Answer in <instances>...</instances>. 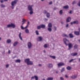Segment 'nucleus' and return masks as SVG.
I'll use <instances>...</instances> for the list:
<instances>
[{"instance_id":"obj_3","label":"nucleus","mask_w":80,"mask_h":80,"mask_svg":"<svg viewBox=\"0 0 80 80\" xmlns=\"http://www.w3.org/2000/svg\"><path fill=\"white\" fill-rule=\"evenodd\" d=\"M16 26L15 24L11 23V24H9L7 26V28H10V27H12L13 28H15Z\"/></svg>"},{"instance_id":"obj_30","label":"nucleus","mask_w":80,"mask_h":80,"mask_svg":"<svg viewBox=\"0 0 80 80\" xmlns=\"http://www.w3.org/2000/svg\"><path fill=\"white\" fill-rule=\"evenodd\" d=\"M7 42L8 43H10L11 42V40L10 39H8L7 40Z\"/></svg>"},{"instance_id":"obj_63","label":"nucleus","mask_w":80,"mask_h":80,"mask_svg":"<svg viewBox=\"0 0 80 80\" xmlns=\"http://www.w3.org/2000/svg\"><path fill=\"white\" fill-rule=\"evenodd\" d=\"M29 22H28V24H27V25H28V24H29Z\"/></svg>"},{"instance_id":"obj_19","label":"nucleus","mask_w":80,"mask_h":80,"mask_svg":"<svg viewBox=\"0 0 80 80\" xmlns=\"http://www.w3.org/2000/svg\"><path fill=\"white\" fill-rule=\"evenodd\" d=\"M62 36L63 37H66L67 38L68 37V36L65 34H63Z\"/></svg>"},{"instance_id":"obj_4","label":"nucleus","mask_w":80,"mask_h":80,"mask_svg":"<svg viewBox=\"0 0 80 80\" xmlns=\"http://www.w3.org/2000/svg\"><path fill=\"white\" fill-rule=\"evenodd\" d=\"M64 65H65V64H64L63 62H61L58 64V68L60 67H62V66H63Z\"/></svg>"},{"instance_id":"obj_2","label":"nucleus","mask_w":80,"mask_h":80,"mask_svg":"<svg viewBox=\"0 0 80 80\" xmlns=\"http://www.w3.org/2000/svg\"><path fill=\"white\" fill-rule=\"evenodd\" d=\"M46 26H45V25L44 24H41L39 26H38L37 27V29H38V30H40V29H41V28H45Z\"/></svg>"},{"instance_id":"obj_56","label":"nucleus","mask_w":80,"mask_h":80,"mask_svg":"<svg viewBox=\"0 0 80 80\" xmlns=\"http://www.w3.org/2000/svg\"><path fill=\"white\" fill-rule=\"evenodd\" d=\"M8 52L9 53H10V50L8 51Z\"/></svg>"},{"instance_id":"obj_40","label":"nucleus","mask_w":80,"mask_h":80,"mask_svg":"<svg viewBox=\"0 0 80 80\" xmlns=\"http://www.w3.org/2000/svg\"><path fill=\"white\" fill-rule=\"evenodd\" d=\"M34 78L36 79V80H38V77L36 76H34Z\"/></svg>"},{"instance_id":"obj_16","label":"nucleus","mask_w":80,"mask_h":80,"mask_svg":"<svg viewBox=\"0 0 80 80\" xmlns=\"http://www.w3.org/2000/svg\"><path fill=\"white\" fill-rule=\"evenodd\" d=\"M27 65H33V62L31 61H29L28 62Z\"/></svg>"},{"instance_id":"obj_23","label":"nucleus","mask_w":80,"mask_h":80,"mask_svg":"<svg viewBox=\"0 0 80 80\" xmlns=\"http://www.w3.org/2000/svg\"><path fill=\"white\" fill-rule=\"evenodd\" d=\"M48 46H49V45H48V44H45L44 45V47L45 48H47L48 47Z\"/></svg>"},{"instance_id":"obj_28","label":"nucleus","mask_w":80,"mask_h":80,"mask_svg":"<svg viewBox=\"0 0 80 80\" xmlns=\"http://www.w3.org/2000/svg\"><path fill=\"white\" fill-rule=\"evenodd\" d=\"M25 32L26 33H29V30L28 29H26L25 30Z\"/></svg>"},{"instance_id":"obj_62","label":"nucleus","mask_w":80,"mask_h":80,"mask_svg":"<svg viewBox=\"0 0 80 80\" xmlns=\"http://www.w3.org/2000/svg\"><path fill=\"white\" fill-rule=\"evenodd\" d=\"M1 3H3V1H2H2H1Z\"/></svg>"},{"instance_id":"obj_57","label":"nucleus","mask_w":80,"mask_h":80,"mask_svg":"<svg viewBox=\"0 0 80 80\" xmlns=\"http://www.w3.org/2000/svg\"><path fill=\"white\" fill-rule=\"evenodd\" d=\"M48 20V19H47V18H45V21H47Z\"/></svg>"},{"instance_id":"obj_35","label":"nucleus","mask_w":80,"mask_h":80,"mask_svg":"<svg viewBox=\"0 0 80 80\" xmlns=\"http://www.w3.org/2000/svg\"><path fill=\"white\" fill-rule=\"evenodd\" d=\"M33 13V10L30 11V12H29V14L30 15H32Z\"/></svg>"},{"instance_id":"obj_64","label":"nucleus","mask_w":80,"mask_h":80,"mask_svg":"<svg viewBox=\"0 0 80 80\" xmlns=\"http://www.w3.org/2000/svg\"><path fill=\"white\" fill-rule=\"evenodd\" d=\"M56 73H58V71H56Z\"/></svg>"},{"instance_id":"obj_44","label":"nucleus","mask_w":80,"mask_h":80,"mask_svg":"<svg viewBox=\"0 0 80 80\" xmlns=\"http://www.w3.org/2000/svg\"><path fill=\"white\" fill-rule=\"evenodd\" d=\"M78 6H79V7H80V1H79L78 4Z\"/></svg>"},{"instance_id":"obj_33","label":"nucleus","mask_w":80,"mask_h":80,"mask_svg":"<svg viewBox=\"0 0 80 80\" xmlns=\"http://www.w3.org/2000/svg\"><path fill=\"white\" fill-rule=\"evenodd\" d=\"M64 8H65L66 9H67V8H68L69 7L68 6H66L63 7Z\"/></svg>"},{"instance_id":"obj_9","label":"nucleus","mask_w":80,"mask_h":80,"mask_svg":"<svg viewBox=\"0 0 80 80\" xmlns=\"http://www.w3.org/2000/svg\"><path fill=\"white\" fill-rule=\"evenodd\" d=\"M18 43V41H16L13 44V47H15L16 45Z\"/></svg>"},{"instance_id":"obj_29","label":"nucleus","mask_w":80,"mask_h":80,"mask_svg":"<svg viewBox=\"0 0 80 80\" xmlns=\"http://www.w3.org/2000/svg\"><path fill=\"white\" fill-rule=\"evenodd\" d=\"M74 47L75 49H77V47H78V45L77 44H75Z\"/></svg>"},{"instance_id":"obj_21","label":"nucleus","mask_w":80,"mask_h":80,"mask_svg":"<svg viewBox=\"0 0 80 80\" xmlns=\"http://www.w3.org/2000/svg\"><path fill=\"white\" fill-rule=\"evenodd\" d=\"M22 22L23 23H22V25H23L25 23V22H26V20L24 19H22Z\"/></svg>"},{"instance_id":"obj_11","label":"nucleus","mask_w":80,"mask_h":80,"mask_svg":"<svg viewBox=\"0 0 80 80\" xmlns=\"http://www.w3.org/2000/svg\"><path fill=\"white\" fill-rule=\"evenodd\" d=\"M69 36L71 38H73L74 37V36L72 33H70L69 34Z\"/></svg>"},{"instance_id":"obj_22","label":"nucleus","mask_w":80,"mask_h":80,"mask_svg":"<svg viewBox=\"0 0 80 80\" xmlns=\"http://www.w3.org/2000/svg\"><path fill=\"white\" fill-rule=\"evenodd\" d=\"M48 30L49 31V32H51L52 31V28H51L49 27L48 28Z\"/></svg>"},{"instance_id":"obj_10","label":"nucleus","mask_w":80,"mask_h":80,"mask_svg":"<svg viewBox=\"0 0 80 80\" xmlns=\"http://www.w3.org/2000/svg\"><path fill=\"white\" fill-rule=\"evenodd\" d=\"M28 46L29 48H30L32 47V44L30 42H29L28 43Z\"/></svg>"},{"instance_id":"obj_61","label":"nucleus","mask_w":80,"mask_h":80,"mask_svg":"<svg viewBox=\"0 0 80 80\" xmlns=\"http://www.w3.org/2000/svg\"><path fill=\"white\" fill-rule=\"evenodd\" d=\"M43 52L44 53H45L46 52V51H45V50H44Z\"/></svg>"},{"instance_id":"obj_59","label":"nucleus","mask_w":80,"mask_h":80,"mask_svg":"<svg viewBox=\"0 0 80 80\" xmlns=\"http://www.w3.org/2000/svg\"><path fill=\"white\" fill-rule=\"evenodd\" d=\"M61 24H63V22H61Z\"/></svg>"},{"instance_id":"obj_34","label":"nucleus","mask_w":80,"mask_h":80,"mask_svg":"<svg viewBox=\"0 0 80 80\" xmlns=\"http://www.w3.org/2000/svg\"><path fill=\"white\" fill-rule=\"evenodd\" d=\"M62 13H63V10H60L59 11V14H60V15H62Z\"/></svg>"},{"instance_id":"obj_17","label":"nucleus","mask_w":80,"mask_h":80,"mask_svg":"<svg viewBox=\"0 0 80 80\" xmlns=\"http://www.w3.org/2000/svg\"><path fill=\"white\" fill-rule=\"evenodd\" d=\"M77 53H72L71 54V55L72 56H76V55H77Z\"/></svg>"},{"instance_id":"obj_60","label":"nucleus","mask_w":80,"mask_h":80,"mask_svg":"<svg viewBox=\"0 0 80 80\" xmlns=\"http://www.w3.org/2000/svg\"><path fill=\"white\" fill-rule=\"evenodd\" d=\"M78 60H79V62H80V58H79L78 59Z\"/></svg>"},{"instance_id":"obj_12","label":"nucleus","mask_w":80,"mask_h":80,"mask_svg":"<svg viewBox=\"0 0 80 80\" xmlns=\"http://www.w3.org/2000/svg\"><path fill=\"white\" fill-rule=\"evenodd\" d=\"M48 68H52V67H53V65L52 64H48Z\"/></svg>"},{"instance_id":"obj_18","label":"nucleus","mask_w":80,"mask_h":80,"mask_svg":"<svg viewBox=\"0 0 80 80\" xmlns=\"http://www.w3.org/2000/svg\"><path fill=\"white\" fill-rule=\"evenodd\" d=\"M20 62H21V60L20 59H17L15 61L16 63H20Z\"/></svg>"},{"instance_id":"obj_25","label":"nucleus","mask_w":80,"mask_h":80,"mask_svg":"<svg viewBox=\"0 0 80 80\" xmlns=\"http://www.w3.org/2000/svg\"><path fill=\"white\" fill-rule=\"evenodd\" d=\"M38 39L39 40V42H40L41 41H42L43 38H42V37H38Z\"/></svg>"},{"instance_id":"obj_53","label":"nucleus","mask_w":80,"mask_h":80,"mask_svg":"<svg viewBox=\"0 0 80 80\" xmlns=\"http://www.w3.org/2000/svg\"><path fill=\"white\" fill-rule=\"evenodd\" d=\"M76 2H75V1H73V2L72 3V4H75V3H76Z\"/></svg>"},{"instance_id":"obj_5","label":"nucleus","mask_w":80,"mask_h":80,"mask_svg":"<svg viewBox=\"0 0 80 80\" xmlns=\"http://www.w3.org/2000/svg\"><path fill=\"white\" fill-rule=\"evenodd\" d=\"M17 2V0H15L13 1H12L11 2V5L12 6H14L15 5H16V4Z\"/></svg>"},{"instance_id":"obj_26","label":"nucleus","mask_w":80,"mask_h":80,"mask_svg":"<svg viewBox=\"0 0 80 80\" xmlns=\"http://www.w3.org/2000/svg\"><path fill=\"white\" fill-rule=\"evenodd\" d=\"M74 24H77V25L78 24V20H76L74 21Z\"/></svg>"},{"instance_id":"obj_27","label":"nucleus","mask_w":80,"mask_h":80,"mask_svg":"<svg viewBox=\"0 0 80 80\" xmlns=\"http://www.w3.org/2000/svg\"><path fill=\"white\" fill-rule=\"evenodd\" d=\"M48 27H50V28L52 27V23H49L48 24Z\"/></svg>"},{"instance_id":"obj_54","label":"nucleus","mask_w":80,"mask_h":80,"mask_svg":"<svg viewBox=\"0 0 80 80\" xmlns=\"http://www.w3.org/2000/svg\"><path fill=\"white\" fill-rule=\"evenodd\" d=\"M65 77H66V78H68V76H67V75H66L65 76Z\"/></svg>"},{"instance_id":"obj_31","label":"nucleus","mask_w":80,"mask_h":80,"mask_svg":"<svg viewBox=\"0 0 80 80\" xmlns=\"http://www.w3.org/2000/svg\"><path fill=\"white\" fill-rule=\"evenodd\" d=\"M67 70H71V67H70V66H68L67 68Z\"/></svg>"},{"instance_id":"obj_45","label":"nucleus","mask_w":80,"mask_h":80,"mask_svg":"<svg viewBox=\"0 0 80 80\" xmlns=\"http://www.w3.org/2000/svg\"><path fill=\"white\" fill-rule=\"evenodd\" d=\"M6 68H8L9 67V64H8L6 65Z\"/></svg>"},{"instance_id":"obj_8","label":"nucleus","mask_w":80,"mask_h":80,"mask_svg":"<svg viewBox=\"0 0 80 80\" xmlns=\"http://www.w3.org/2000/svg\"><path fill=\"white\" fill-rule=\"evenodd\" d=\"M74 34L78 36V35H80V32L78 31H75L74 32Z\"/></svg>"},{"instance_id":"obj_24","label":"nucleus","mask_w":80,"mask_h":80,"mask_svg":"<svg viewBox=\"0 0 80 80\" xmlns=\"http://www.w3.org/2000/svg\"><path fill=\"white\" fill-rule=\"evenodd\" d=\"M51 58H53V59H55L56 58V57L55 56H53L51 55L49 56Z\"/></svg>"},{"instance_id":"obj_14","label":"nucleus","mask_w":80,"mask_h":80,"mask_svg":"<svg viewBox=\"0 0 80 80\" xmlns=\"http://www.w3.org/2000/svg\"><path fill=\"white\" fill-rule=\"evenodd\" d=\"M77 77V75H72V76H71V78H72V79H75L76 77Z\"/></svg>"},{"instance_id":"obj_50","label":"nucleus","mask_w":80,"mask_h":80,"mask_svg":"<svg viewBox=\"0 0 80 80\" xmlns=\"http://www.w3.org/2000/svg\"><path fill=\"white\" fill-rule=\"evenodd\" d=\"M11 8H12V9H13V8H14V6H11Z\"/></svg>"},{"instance_id":"obj_39","label":"nucleus","mask_w":80,"mask_h":80,"mask_svg":"<svg viewBox=\"0 0 80 80\" xmlns=\"http://www.w3.org/2000/svg\"><path fill=\"white\" fill-rule=\"evenodd\" d=\"M21 28L22 30H24V29H25V28H24L23 27L22 25L21 26Z\"/></svg>"},{"instance_id":"obj_58","label":"nucleus","mask_w":80,"mask_h":80,"mask_svg":"<svg viewBox=\"0 0 80 80\" xmlns=\"http://www.w3.org/2000/svg\"><path fill=\"white\" fill-rule=\"evenodd\" d=\"M69 13H70V14H71V13H72V11H70V12H69Z\"/></svg>"},{"instance_id":"obj_43","label":"nucleus","mask_w":80,"mask_h":80,"mask_svg":"<svg viewBox=\"0 0 80 80\" xmlns=\"http://www.w3.org/2000/svg\"><path fill=\"white\" fill-rule=\"evenodd\" d=\"M60 78L61 80H64V78L62 77H61Z\"/></svg>"},{"instance_id":"obj_7","label":"nucleus","mask_w":80,"mask_h":80,"mask_svg":"<svg viewBox=\"0 0 80 80\" xmlns=\"http://www.w3.org/2000/svg\"><path fill=\"white\" fill-rule=\"evenodd\" d=\"M71 18L70 17L66 19V22H70L71 21Z\"/></svg>"},{"instance_id":"obj_32","label":"nucleus","mask_w":80,"mask_h":80,"mask_svg":"<svg viewBox=\"0 0 80 80\" xmlns=\"http://www.w3.org/2000/svg\"><path fill=\"white\" fill-rule=\"evenodd\" d=\"M64 71H65V68H63L61 70V72H64Z\"/></svg>"},{"instance_id":"obj_36","label":"nucleus","mask_w":80,"mask_h":80,"mask_svg":"<svg viewBox=\"0 0 80 80\" xmlns=\"http://www.w3.org/2000/svg\"><path fill=\"white\" fill-rule=\"evenodd\" d=\"M75 60V59H71V60H70L69 62V63H71V62H73V61L74 60Z\"/></svg>"},{"instance_id":"obj_6","label":"nucleus","mask_w":80,"mask_h":80,"mask_svg":"<svg viewBox=\"0 0 80 80\" xmlns=\"http://www.w3.org/2000/svg\"><path fill=\"white\" fill-rule=\"evenodd\" d=\"M32 7H33V5L31 6L30 5H29L28 6V10H29V11L33 10Z\"/></svg>"},{"instance_id":"obj_48","label":"nucleus","mask_w":80,"mask_h":80,"mask_svg":"<svg viewBox=\"0 0 80 80\" xmlns=\"http://www.w3.org/2000/svg\"><path fill=\"white\" fill-rule=\"evenodd\" d=\"M71 25H73V24H74V21H73V22H71Z\"/></svg>"},{"instance_id":"obj_20","label":"nucleus","mask_w":80,"mask_h":80,"mask_svg":"<svg viewBox=\"0 0 80 80\" xmlns=\"http://www.w3.org/2000/svg\"><path fill=\"white\" fill-rule=\"evenodd\" d=\"M46 17L47 18H50V13L48 12L46 14Z\"/></svg>"},{"instance_id":"obj_38","label":"nucleus","mask_w":80,"mask_h":80,"mask_svg":"<svg viewBox=\"0 0 80 80\" xmlns=\"http://www.w3.org/2000/svg\"><path fill=\"white\" fill-rule=\"evenodd\" d=\"M1 7H2V8H4V7H5V5H3V4H1Z\"/></svg>"},{"instance_id":"obj_55","label":"nucleus","mask_w":80,"mask_h":80,"mask_svg":"<svg viewBox=\"0 0 80 80\" xmlns=\"http://www.w3.org/2000/svg\"><path fill=\"white\" fill-rule=\"evenodd\" d=\"M78 30L80 32V28H78Z\"/></svg>"},{"instance_id":"obj_47","label":"nucleus","mask_w":80,"mask_h":80,"mask_svg":"<svg viewBox=\"0 0 80 80\" xmlns=\"http://www.w3.org/2000/svg\"><path fill=\"white\" fill-rule=\"evenodd\" d=\"M38 66L39 67H42V65L41 64H39L38 65Z\"/></svg>"},{"instance_id":"obj_41","label":"nucleus","mask_w":80,"mask_h":80,"mask_svg":"<svg viewBox=\"0 0 80 80\" xmlns=\"http://www.w3.org/2000/svg\"><path fill=\"white\" fill-rule=\"evenodd\" d=\"M43 13H44V14H47V13L48 12L46 10H44L43 12Z\"/></svg>"},{"instance_id":"obj_49","label":"nucleus","mask_w":80,"mask_h":80,"mask_svg":"<svg viewBox=\"0 0 80 80\" xmlns=\"http://www.w3.org/2000/svg\"><path fill=\"white\" fill-rule=\"evenodd\" d=\"M49 5H52V2L51 1L50 2H49Z\"/></svg>"},{"instance_id":"obj_46","label":"nucleus","mask_w":80,"mask_h":80,"mask_svg":"<svg viewBox=\"0 0 80 80\" xmlns=\"http://www.w3.org/2000/svg\"><path fill=\"white\" fill-rule=\"evenodd\" d=\"M28 25L27 24V26L24 28L25 29H26V28H28Z\"/></svg>"},{"instance_id":"obj_52","label":"nucleus","mask_w":80,"mask_h":80,"mask_svg":"<svg viewBox=\"0 0 80 80\" xmlns=\"http://www.w3.org/2000/svg\"><path fill=\"white\" fill-rule=\"evenodd\" d=\"M68 24H67V25L66 26V27L67 28V27H68Z\"/></svg>"},{"instance_id":"obj_15","label":"nucleus","mask_w":80,"mask_h":80,"mask_svg":"<svg viewBox=\"0 0 80 80\" xmlns=\"http://www.w3.org/2000/svg\"><path fill=\"white\" fill-rule=\"evenodd\" d=\"M21 34L22 33L20 32L19 34V37L21 40H23V39H22V36H21Z\"/></svg>"},{"instance_id":"obj_42","label":"nucleus","mask_w":80,"mask_h":80,"mask_svg":"<svg viewBox=\"0 0 80 80\" xmlns=\"http://www.w3.org/2000/svg\"><path fill=\"white\" fill-rule=\"evenodd\" d=\"M54 31L57 30V27L56 26H54Z\"/></svg>"},{"instance_id":"obj_1","label":"nucleus","mask_w":80,"mask_h":80,"mask_svg":"<svg viewBox=\"0 0 80 80\" xmlns=\"http://www.w3.org/2000/svg\"><path fill=\"white\" fill-rule=\"evenodd\" d=\"M63 41L65 44L66 46L68 45V46L69 48H68V50H70L72 47H73V45H72V43H69V41L67 40L66 38H64L63 39Z\"/></svg>"},{"instance_id":"obj_13","label":"nucleus","mask_w":80,"mask_h":80,"mask_svg":"<svg viewBox=\"0 0 80 80\" xmlns=\"http://www.w3.org/2000/svg\"><path fill=\"white\" fill-rule=\"evenodd\" d=\"M30 60V59L29 58H28V59H26L25 60L24 62L27 63V64H28V62H29V61Z\"/></svg>"},{"instance_id":"obj_37","label":"nucleus","mask_w":80,"mask_h":80,"mask_svg":"<svg viewBox=\"0 0 80 80\" xmlns=\"http://www.w3.org/2000/svg\"><path fill=\"white\" fill-rule=\"evenodd\" d=\"M35 33L37 35H39V33H38V30L36 31Z\"/></svg>"},{"instance_id":"obj_51","label":"nucleus","mask_w":80,"mask_h":80,"mask_svg":"<svg viewBox=\"0 0 80 80\" xmlns=\"http://www.w3.org/2000/svg\"><path fill=\"white\" fill-rule=\"evenodd\" d=\"M34 78H35V76L32 77L31 78V79H34Z\"/></svg>"}]
</instances>
